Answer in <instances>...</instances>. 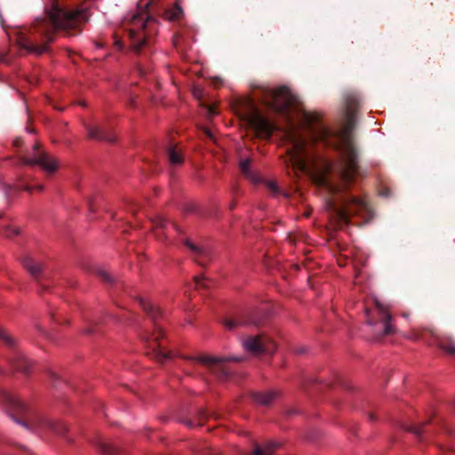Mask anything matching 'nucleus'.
Listing matches in <instances>:
<instances>
[{
	"label": "nucleus",
	"instance_id": "1",
	"mask_svg": "<svg viewBox=\"0 0 455 455\" xmlns=\"http://www.w3.org/2000/svg\"><path fill=\"white\" fill-rule=\"evenodd\" d=\"M305 121L310 141L293 125L284 131L289 145L285 164L294 172L310 174L318 186L327 189L329 216L337 228H341L348 224L350 217L367 210L363 200L347 192L359 169L350 130L347 125L327 127L318 114H307Z\"/></svg>",
	"mask_w": 455,
	"mask_h": 455
},
{
	"label": "nucleus",
	"instance_id": "2",
	"mask_svg": "<svg viewBox=\"0 0 455 455\" xmlns=\"http://www.w3.org/2000/svg\"><path fill=\"white\" fill-rule=\"evenodd\" d=\"M88 20L85 10H68L53 0L52 7L44 16L35 20L29 28L17 32L16 42L20 49L28 53L41 55L48 49L57 31H64L69 36L82 30V25Z\"/></svg>",
	"mask_w": 455,
	"mask_h": 455
},
{
	"label": "nucleus",
	"instance_id": "3",
	"mask_svg": "<svg viewBox=\"0 0 455 455\" xmlns=\"http://www.w3.org/2000/svg\"><path fill=\"white\" fill-rule=\"evenodd\" d=\"M148 4H139L136 12L127 15L122 22L130 47L137 53L148 47L157 34V20L146 10Z\"/></svg>",
	"mask_w": 455,
	"mask_h": 455
},
{
	"label": "nucleus",
	"instance_id": "4",
	"mask_svg": "<svg viewBox=\"0 0 455 455\" xmlns=\"http://www.w3.org/2000/svg\"><path fill=\"white\" fill-rule=\"evenodd\" d=\"M0 399L6 404L12 417L19 416L24 418L34 428H47L57 435H62L68 431V426L62 422L53 421L33 414L27 404L12 393L0 390Z\"/></svg>",
	"mask_w": 455,
	"mask_h": 455
},
{
	"label": "nucleus",
	"instance_id": "5",
	"mask_svg": "<svg viewBox=\"0 0 455 455\" xmlns=\"http://www.w3.org/2000/svg\"><path fill=\"white\" fill-rule=\"evenodd\" d=\"M139 301L143 310L151 317L155 328L152 333L146 332L143 335V339L148 344L155 359L159 363H164L166 359L170 358L171 355L170 352L165 350L164 339H162V329L156 323L162 312L158 307L149 301H146L141 298Z\"/></svg>",
	"mask_w": 455,
	"mask_h": 455
},
{
	"label": "nucleus",
	"instance_id": "6",
	"mask_svg": "<svg viewBox=\"0 0 455 455\" xmlns=\"http://www.w3.org/2000/svg\"><path fill=\"white\" fill-rule=\"evenodd\" d=\"M264 104L273 111L290 120V110L294 103V97L285 86L277 89L264 88L262 90Z\"/></svg>",
	"mask_w": 455,
	"mask_h": 455
},
{
	"label": "nucleus",
	"instance_id": "7",
	"mask_svg": "<svg viewBox=\"0 0 455 455\" xmlns=\"http://www.w3.org/2000/svg\"><path fill=\"white\" fill-rule=\"evenodd\" d=\"M365 314L367 323L376 327L377 338L395 333V327L390 324L392 317L386 307L376 302L373 307L365 309Z\"/></svg>",
	"mask_w": 455,
	"mask_h": 455
},
{
	"label": "nucleus",
	"instance_id": "8",
	"mask_svg": "<svg viewBox=\"0 0 455 455\" xmlns=\"http://www.w3.org/2000/svg\"><path fill=\"white\" fill-rule=\"evenodd\" d=\"M247 120L257 136L261 139H269L274 131L277 130V125L257 108L248 114Z\"/></svg>",
	"mask_w": 455,
	"mask_h": 455
},
{
	"label": "nucleus",
	"instance_id": "9",
	"mask_svg": "<svg viewBox=\"0 0 455 455\" xmlns=\"http://www.w3.org/2000/svg\"><path fill=\"white\" fill-rule=\"evenodd\" d=\"M39 147L40 145L36 143L33 148V156L31 157H21L22 164L27 165L36 164L49 173L54 172L58 169L56 159L45 152H39Z\"/></svg>",
	"mask_w": 455,
	"mask_h": 455
},
{
	"label": "nucleus",
	"instance_id": "10",
	"mask_svg": "<svg viewBox=\"0 0 455 455\" xmlns=\"http://www.w3.org/2000/svg\"><path fill=\"white\" fill-rule=\"evenodd\" d=\"M243 347L254 355L272 354L275 350V343L265 335L246 338L243 341Z\"/></svg>",
	"mask_w": 455,
	"mask_h": 455
},
{
	"label": "nucleus",
	"instance_id": "11",
	"mask_svg": "<svg viewBox=\"0 0 455 455\" xmlns=\"http://www.w3.org/2000/svg\"><path fill=\"white\" fill-rule=\"evenodd\" d=\"M193 363H200L201 364L206 366L212 373L220 376H225L228 374V371L225 368L224 363L232 360L238 362V358H224V357H213L210 355H201L198 357L190 358Z\"/></svg>",
	"mask_w": 455,
	"mask_h": 455
},
{
	"label": "nucleus",
	"instance_id": "12",
	"mask_svg": "<svg viewBox=\"0 0 455 455\" xmlns=\"http://www.w3.org/2000/svg\"><path fill=\"white\" fill-rule=\"evenodd\" d=\"M10 363L15 370L20 371L24 374H28L32 368V363H30L20 352H15L10 359Z\"/></svg>",
	"mask_w": 455,
	"mask_h": 455
},
{
	"label": "nucleus",
	"instance_id": "13",
	"mask_svg": "<svg viewBox=\"0 0 455 455\" xmlns=\"http://www.w3.org/2000/svg\"><path fill=\"white\" fill-rule=\"evenodd\" d=\"M88 136L91 139L99 140H107V141H115L116 137L113 134H109L106 131L102 130L98 126H88Z\"/></svg>",
	"mask_w": 455,
	"mask_h": 455
},
{
	"label": "nucleus",
	"instance_id": "14",
	"mask_svg": "<svg viewBox=\"0 0 455 455\" xmlns=\"http://www.w3.org/2000/svg\"><path fill=\"white\" fill-rule=\"evenodd\" d=\"M22 265L35 278H37L41 273L42 265L30 256L23 258Z\"/></svg>",
	"mask_w": 455,
	"mask_h": 455
},
{
	"label": "nucleus",
	"instance_id": "15",
	"mask_svg": "<svg viewBox=\"0 0 455 455\" xmlns=\"http://www.w3.org/2000/svg\"><path fill=\"white\" fill-rule=\"evenodd\" d=\"M167 155L171 164L180 165L183 163V153L178 146H171L167 148Z\"/></svg>",
	"mask_w": 455,
	"mask_h": 455
},
{
	"label": "nucleus",
	"instance_id": "16",
	"mask_svg": "<svg viewBox=\"0 0 455 455\" xmlns=\"http://www.w3.org/2000/svg\"><path fill=\"white\" fill-rule=\"evenodd\" d=\"M251 162V160L250 158L241 161L240 169H241L242 173L243 174V176L246 179H248L250 181H251L253 183H257L259 181V177L258 176V174H256L252 171H251V169H250Z\"/></svg>",
	"mask_w": 455,
	"mask_h": 455
},
{
	"label": "nucleus",
	"instance_id": "17",
	"mask_svg": "<svg viewBox=\"0 0 455 455\" xmlns=\"http://www.w3.org/2000/svg\"><path fill=\"white\" fill-rule=\"evenodd\" d=\"M278 395L276 391H267L264 393H256L253 399L259 404L269 405Z\"/></svg>",
	"mask_w": 455,
	"mask_h": 455
},
{
	"label": "nucleus",
	"instance_id": "18",
	"mask_svg": "<svg viewBox=\"0 0 455 455\" xmlns=\"http://www.w3.org/2000/svg\"><path fill=\"white\" fill-rule=\"evenodd\" d=\"M185 245L196 256V260L200 265H204V262L201 261L200 259H204L208 257V251L200 246L196 245L190 240L185 241Z\"/></svg>",
	"mask_w": 455,
	"mask_h": 455
},
{
	"label": "nucleus",
	"instance_id": "19",
	"mask_svg": "<svg viewBox=\"0 0 455 455\" xmlns=\"http://www.w3.org/2000/svg\"><path fill=\"white\" fill-rule=\"evenodd\" d=\"M275 447L276 443L273 442H268L264 445H256L252 455H272Z\"/></svg>",
	"mask_w": 455,
	"mask_h": 455
},
{
	"label": "nucleus",
	"instance_id": "20",
	"mask_svg": "<svg viewBox=\"0 0 455 455\" xmlns=\"http://www.w3.org/2000/svg\"><path fill=\"white\" fill-rule=\"evenodd\" d=\"M0 340H2L4 345L10 347H14L17 343L16 339L2 327H0Z\"/></svg>",
	"mask_w": 455,
	"mask_h": 455
},
{
	"label": "nucleus",
	"instance_id": "21",
	"mask_svg": "<svg viewBox=\"0 0 455 455\" xmlns=\"http://www.w3.org/2000/svg\"><path fill=\"white\" fill-rule=\"evenodd\" d=\"M182 15V10L180 6L175 5L172 8L167 10L164 12V17L166 20L174 21L180 20Z\"/></svg>",
	"mask_w": 455,
	"mask_h": 455
},
{
	"label": "nucleus",
	"instance_id": "22",
	"mask_svg": "<svg viewBox=\"0 0 455 455\" xmlns=\"http://www.w3.org/2000/svg\"><path fill=\"white\" fill-rule=\"evenodd\" d=\"M438 346L446 352L455 355V341L450 339H440Z\"/></svg>",
	"mask_w": 455,
	"mask_h": 455
},
{
	"label": "nucleus",
	"instance_id": "23",
	"mask_svg": "<svg viewBox=\"0 0 455 455\" xmlns=\"http://www.w3.org/2000/svg\"><path fill=\"white\" fill-rule=\"evenodd\" d=\"M97 446L104 455H113L115 452L114 447L111 445V443H108L107 441L100 439L97 443Z\"/></svg>",
	"mask_w": 455,
	"mask_h": 455
},
{
	"label": "nucleus",
	"instance_id": "24",
	"mask_svg": "<svg viewBox=\"0 0 455 455\" xmlns=\"http://www.w3.org/2000/svg\"><path fill=\"white\" fill-rule=\"evenodd\" d=\"M153 225H154L156 235L159 236L160 235L159 229L164 228L165 220L162 216H158L154 220Z\"/></svg>",
	"mask_w": 455,
	"mask_h": 455
},
{
	"label": "nucleus",
	"instance_id": "25",
	"mask_svg": "<svg viewBox=\"0 0 455 455\" xmlns=\"http://www.w3.org/2000/svg\"><path fill=\"white\" fill-rule=\"evenodd\" d=\"M263 184L271 194L277 195L279 193V188L277 187L275 181L263 180Z\"/></svg>",
	"mask_w": 455,
	"mask_h": 455
},
{
	"label": "nucleus",
	"instance_id": "26",
	"mask_svg": "<svg viewBox=\"0 0 455 455\" xmlns=\"http://www.w3.org/2000/svg\"><path fill=\"white\" fill-rule=\"evenodd\" d=\"M3 233L6 237L11 238L18 235L20 234V229L14 226H7L4 228Z\"/></svg>",
	"mask_w": 455,
	"mask_h": 455
},
{
	"label": "nucleus",
	"instance_id": "27",
	"mask_svg": "<svg viewBox=\"0 0 455 455\" xmlns=\"http://www.w3.org/2000/svg\"><path fill=\"white\" fill-rule=\"evenodd\" d=\"M347 108L350 112H353L356 109L357 106H358V100L354 96H348L347 98Z\"/></svg>",
	"mask_w": 455,
	"mask_h": 455
},
{
	"label": "nucleus",
	"instance_id": "28",
	"mask_svg": "<svg viewBox=\"0 0 455 455\" xmlns=\"http://www.w3.org/2000/svg\"><path fill=\"white\" fill-rule=\"evenodd\" d=\"M224 324L226 328L232 330L240 324H243V322L240 320L226 319Z\"/></svg>",
	"mask_w": 455,
	"mask_h": 455
},
{
	"label": "nucleus",
	"instance_id": "29",
	"mask_svg": "<svg viewBox=\"0 0 455 455\" xmlns=\"http://www.w3.org/2000/svg\"><path fill=\"white\" fill-rule=\"evenodd\" d=\"M424 424H425V422L420 424V425L413 426V427H410L408 430L412 432L413 434H415L417 435H419L423 432V425Z\"/></svg>",
	"mask_w": 455,
	"mask_h": 455
},
{
	"label": "nucleus",
	"instance_id": "30",
	"mask_svg": "<svg viewBox=\"0 0 455 455\" xmlns=\"http://www.w3.org/2000/svg\"><path fill=\"white\" fill-rule=\"evenodd\" d=\"M98 275L105 282H111L112 277L111 275L105 270H99Z\"/></svg>",
	"mask_w": 455,
	"mask_h": 455
},
{
	"label": "nucleus",
	"instance_id": "31",
	"mask_svg": "<svg viewBox=\"0 0 455 455\" xmlns=\"http://www.w3.org/2000/svg\"><path fill=\"white\" fill-rule=\"evenodd\" d=\"M115 45L116 47L118 49V50H122L123 49V46H124V43L123 41L121 40L118 33H116L115 34Z\"/></svg>",
	"mask_w": 455,
	"mask_h": 455
},
{
	"label": "nucleus",
	"instance_id": "32",
	"mask_svg": "<svg viewBox=\"0 0 455 455\" xmlns=\"http://www.w3.org/2000/svg\"><path fill=\"white\" fill-rule=\"evenodd\" d=\"M24 190H27L28 192H32L34 189H37L39 191H42L43 190V186L39 185V186H36V187H31V186H25L23 188Z\"/></svg>",
	"mask_w": 455,
	"mask_h": 455
},
{
	"label": "nucleus",
	"instance_id": "33",
	"mask_svg": "<svg viewBox=\"0 0 455 455\" xmlns=\"http://www.w3.org/2000/svg\"><path fill=\"white\" fill-rule=\"evenodd\" d=\"M204 280V276H196L195 277V282L197 286L203 285V286L206 287V285L203 283Z\"/></svg>",
	"mask_w": 455,
	"mask_h": 455
},
{
	"label": "nucleus",
	"instance_id": "34",
	"mask_svg": "<svg viewBox=\"0 0 455 455\" xmlns=\"http://www.w3.org/2000/svg\"><path fill=\"white\" fill-rule=\"evenodd\" d=\"M22 145V140L20 138H17L13 140V146L19 148Z\"/></svg>",
	"mask_w": 455,
	"mask_h": 455
},
{
	"label": "nucleus",
	"instance_id": "35",
	"mask_svg": "<svg viewBox=\"0 0 455 455\" xmlns=\"http://www.w3.org/2000/svg\"><path fill=\"white\" fill-rule=\"evenodd\" d=\"M208 110H209L210 114H212V115L215 114V110H214L213 107H209Z\"/></svg>",
	"mask_w": 455,
	"mask_h": 455
},
{
	"label": "nucleus",
	"instance_id": "36",
	"mask_svg": "<svg viewBox=\"0 0 455 455\" xmlns=\"http://www.w3.org/2000/svg\"><path fill=\"white\" fill-rule=\"evenodd\" d=\"M89 207H90V210L91 211H94V208H93V204L92 201L89 202Z\"/></svg>",
	"mask_w": 455,
	"mask_h": 455
},
{
	"label": "nucleus",
	"instance_id": "37",
	"mask_svg": "<svg viewBox=\"0 0 455 455\" xmlns=\"http://www.w3.org/2000/svg\"><path fill=\"white\" fill-rule=\"evenodd\" d=\"M205 133L207 134V136L212 137V133H211V132H210V131L206 130V131H205Z\"/></svg>",
	"mask_w": 455,
	"mask_h": 455
},
{
	"label": "nucleus",
	"instance_id": "38",
	"mask_svg": "<svg viewBox=\"0 0 455 455\" xmlns=\"http://www.w3.org/2000/svg\"><path fill=\"white\" fill-rule=\"evenodd\" d=\"M443 455H455V452H449V453H445Z\"/></svg>",
	"mask_w": 455,
	"mask_h": 455
},
{
	"label": "nucleus",
	"instance_id": "39",
	"mask_svg": "<svg viewBox=\"0 0 455 455\" xmlns=\"http://www.w3.org/2000/svg\"><path fill=\"white\" fill-rule=\"evenodd\" d=\"M140 74H142V75L144 74V71H143L141 68H140Z\"/></svg>",
	"mask_w": 455,
	"mask_h": 455
},
{
	"label": "nucleus",
	"instance_id": "40",
	"mask_svg": "<svg viewBox=\"0 0 455 455\" xmlns=\"http://www.w3.org/2000/svg\"><path fill=\"white\" fill-rule=\"evenodd\" d=\"M2 60H3V56H2V55H0V61H1Z\"/></svg>",
	"mask_w": 455,
	"mask_h": 455
},
{
	"label": "nucleus",
	"instance_id": "41",
	"mask_svg": "<svg viewBox=\"0 0 455 455\" xmlns=\"http://www.w3.org/2000/svg\"><path fill=\"white\" fill-rule=\"evenodd\" d=\"M3 214L0 212V218H2Z\"/></svg>",
	"mask_w": 455,
	"mask_h": 455
}]
</instances>
